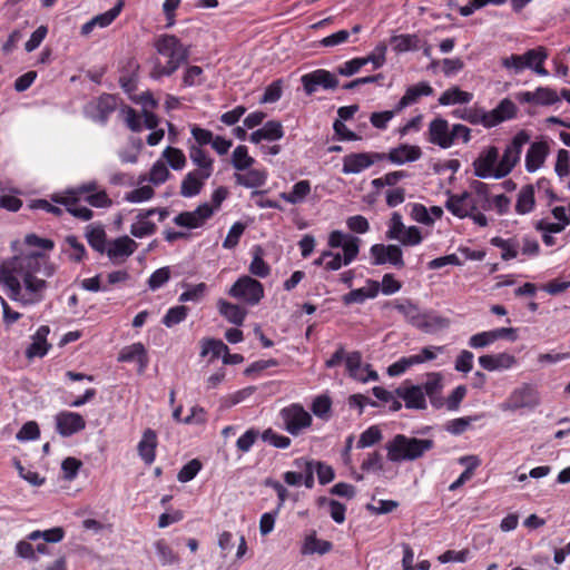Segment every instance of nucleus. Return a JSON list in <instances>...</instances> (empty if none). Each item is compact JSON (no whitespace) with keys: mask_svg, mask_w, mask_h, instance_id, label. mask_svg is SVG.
<instances>
[{"mask_svg":"<svg viewBox=\"0 0 570 570\" xmlns=\"http://www.w3.org/2000/svg\"><path fill=\"white\" fill-rule=\"evenodd\" d=\"M55 274V266L39 252L19 253L0 265V284L8 296L23 306L40 303L48 287L47 278Z\"/></svg>","mask_w":570,"mask_h":570,"instance_id":"obj_1","label":"nucleus"},{"mask_svg":"<svg viewBox=\"0 0 570 570\" xmlns=\"http://www.w3.org/2000/svg\"><path fill=\"white\" fill-rule=\"evenodd\" d=\"M445 207L459 218H471L480 227L488 226V218L482 213L491 208L488 187L481 181L472 184V190L450 195Z\"/></svg>","mask_w":570,"mask_h":570,"instance_id":"obj_2","label":"nucleus"},{"mask_svg":"<svg viewBox=\"0 0 570 570\" xmlns=\"http://www.w3.org/2000/svg\"><path fill=\"white\" fill-rule=\"evenodd\" d=\"M154 47L160 57L167 59L163 63L159 58L154 61L150 77L153 79H160L173 75L183 63L188 60L189 47L181 43V41L174 35H161L156 38Z\"/></svg>","mask_w":570,"mask_h":570,"instance_id":"obj_3","label":"nucleus"},{"mask_svg":"<svg viewBox=\"0 0 570 570\" xmlns=\"http://www.w3.org/2000/svg\"><path fill=\"white\" fill-rule=\"evenodd\" d=\"M189 159L196 167L189 171L180 185V195L183 197H194L203 190L205 181L214 173V159L209 154L196 145H189L188 147Z\"/></svg>","mask_w":570,"mask_h":570,"instance_id":"obj_4","label":"nucleus"},{"mask_svg":"<svg viewBox=\"0 0 570 570\" xmlns=\"http://www.w3.org/2000/svg\"><path fill=\"white\" fill-rule=\"evenodd\" d=\"M386 459L392 463L414 461L433 448V441L396 434L384 445Z\"/></svg>","mask_w":570,"mask_h":570,"instance_id":"obj_5","label":"nucleus"},{"mask_svg":"<svg viewBox=\"0 0 570 570\" xmlns=\"http://www.w3.org/2000/svg\"><path fill=\"white\" fill-rule=\"evenodd\" d=\"M360 243V238L355 236L344 234L341 230H333L328 235L327 244L331 248L342 247L343 255L331 250H324V256L327 258L325 269L338 271L342 266L351 264L358 255Z\"/></svg>","mask_w":570,"mask_h":570,"instance_id":"obj_6","label":"nucleus"},{"mask_svg":"<svg viewBox=\"0 0 570 570\" xmlns=\"http://www.w3.org/2000/svg\"><path fill=\"white\" fill-rule=\"evenodd\" d=\"M531 135L527 130H519L507 145L499 161V176H508L520 161L523 147L530 142Z\"/></svg>","mask_w":570,"mask_h":570,"instance_id":"obj_7","label":"nucleus"},{"mask_svg":"<svg viewBox=\"0 0 570 570\" xmlns=\"http://www.w3.org/2000/svg\"><path fill=\"white\" fill-rule=\"evenodd\" d=\"M386 237L400 242L403 246H416L423 239L420 228L416 226L406 227L397 212H394L391 216Z\"/></svg>","mask_w":570,"mask_h":570,"instance_id":"obj_8","label":"nucleus"},{"mask_svg":"<svg viewBox=\"0 0 570 570\" xmlns=\"http://www.w3.org/2000/svg\"><path fill=\"white\" fill-rule=\"evenodd\" d=\"M228 294L248 305H256L264 297V287L261 282L245 275L233 284Z\"/></svg>","mask_w":570,"mask_h":570,"instance_id":"obj_9","label":"nucleus"},{"mask_svg":"<svg viewBox=\"0 0 570 570\" xmlns=\"http://www.w3.org/2000/svg\"><path fill=\"white\" fill-rule=\"evenodd\" d=\"M540 404V395L537 387L524 383L514 389L503 403L504 411H517L520 409H532Z\"/></svg>","mask_w":570,"mask_h":570,"instance_id":"obj_10","label":"nucleus"},{"mask_svg":"<svg viewBox=\"0 0 570 570\" xmlns=\"http://www.w3.org/2000/svg\"><path fill=\"white\" fill-rule=\"evenodd\" d=\"M281 417L288 433L297 435L312 424V415L297 403L291 404L281 411Z\"/></svg>","mask_w":570,"mask_h":570,"instance_id":"obj_11","label":"nucleus"},{"mask_svg":"<svg viewBox=\"0 0 570 570\" xmlns=\"http://www.w3.org/2000/svg\"><path fill=\"white\" fill-rule=\"evenodd\" d=\"M499 161V149L495 146H489L473 161L474 175L479 178H503L504 176L498 175Z\"/></svg>","mask_w":570,"mask_h":570,"instance_id":"obj_12","label":"nucleus"},{"mask_svg":"<svg viewBox=\"0 0 570 570\" xmlns=\"http://www.w3.org/2000/svg\"><path fill=\"white\" fill-rule=\"evenodd\" d=\"M381 160H384L381 153H353L343 158L342 171L345 175L358 174Z\"/></svg>","mask_w":570,"mask_h":570,"instance_id":"obj_13","label":"nucleus"},{"mask_svg":"<svg viewBox=\"0 0 570 570\" xmlns=\"http://www.w3.org/2000/svg\"><path fill=\"white\" fill-rule=\"evenodd\" d=\"M303 88L307 95L314 94L318 87L324 89H335L338 86V79L328 70L317 69L301 78Z\"/></svg>","mask_w":570,"mask_h":570,"instance_id":"obj_14","label":"nucleus"},{"mask_svg":"<svg viewBox=\"0 0 570 570\" xmlns=\"http://www.w3.org/2000/svg\"><path fill=\"white\" fill-rule=\"evenodd\" d=\"M374 265L390 263L399 268L404 267L403 253L397 245L375 244L370 249Z\"/></svg>","mask_w":570,"mask_h":570,"instance_id":"obj_15","label":"nucleus"},{"mask_svg":"<svg viewBox=\"0 0 570 570\" xmlns=\"http://www.w3.org/2000/svg\"><path fill=\"white\" fill-rule=\"evenodd\" d=\"M213 215H214V209L210 207V204L204 203V204H200L193 212H183V213L178 214L174 218V223L180 227L199 228Z\"/></svg>","mask_w":570,"mask_h":570,"instance_id":"obj_16","label":"nucleus"},{"mask_svg":"<svg viewBox=\"0 0 570 570\" xmlns=\"http://www.w3.org/2000/svg\"><path fill=\"white\" fill-rule=\"evenodd\" d=\"M515 99L520 104H530L537 106H550L560 100L558 92L548 87H539L534 91H520L515 94Z\"/></svg>","mask_w":570,"mask_h":570,"instance_id":"obj_17","label":"nucleus"},{"mask_svg":"<svg viewBox=\"0 0 570 570\" xmlns=\"http://www.w3.org/2000/svg\"><path fill=\"white\" fill-rule=\"evenodd\" d=\"M428 135L431 144L443 149L450 148L453 145L452 128H450L448 120L441 117L434 118L429 124Z\"/></svg>","mask_w":570,"mask_h":570,"instance_id":"obj_18","label":"nucleus"},{"mask_svg":"<svg viewBox=\"0 0 570 570\" xmlns=\"http://www.w3.org/2000/svg\"><path fill=\"white\" fill-rule=\"evenodd\" d=\"M138 244L125 235L114 239L106 249L107 256L112 264H121L137 249Z\"/></svg>","mask_w":570,"mask_h":570,"instance_id":"obj_19","label":"nucleus"},{"mask_svg":"<svg viewBox=\"0 0 570 570\" xmlns=\"http://www.w3.org/2000/svg\"><path fill=\"white\" fill-rule=\"evenodd\" d=\"M56 429L61 436H70L86 426L85 419L75 412H60L55 417Z\"/></svg>","mask_w":570,"mask_h":570,"instance_id":"obj_20","label":"nucleus"},{"mask_svg":"<svg viewBox=\"0 0 570 570\" xmlns=\"http://www.w3.org/2000/svg\"><path fill=\"white\" fill-rule=\"evenodd\" d=\"M393 308L417 328L429 331L432 326V322L429 321L428 316L422 314L420 308L409 299L395 303Z\"/></svg>","mask_w":570,"mask_h":570,"instance_id":"obj_21","label":"nucleus"},{"mask_svg":"<svg viewBox=\"0 0 570 570\" xmlns=\"http://www.w3.org/2000/svg\"><path fill=\"white\" fill-rule=\"evenodd\" d=\"M422 157V150L416 145L401 144L391 148L387 154H384V159H387L394 165H403L413 163Z\"/></svg>","mask_w":570,"mask_h":570,"instance_id":"obj_22","label":"nucleus"},{"mask_svg":"<svg viewBox=\"0 0 570 570\" xmlns=\"http://www.w3.org/2000/svg\"><path fill=\"white\" fill-rule=\"evenodd\" d=\"M345 365L350 375L361 382L377 380V373L370 370V366H362V355L360 352H352L345 356Z\"/></svg>","mask_w":570,"mask_h":570,"instance_id":"obj_23","label":"nucleus"},{"mask_svg":"<svg viewBox=\"0 0 570 570\" xmlns=\"http://www.w3.org/2000/svg\"><path fill=\"white\" fill-rule=\"evenodd\" d=\"M436 357L431 347H424L420 354L402 357L397 362L389 366L387 373L391 376H396L405 372L409 367L421 364L426 361H432Z\"/></svg>","mask_w":570,"mask_h":570,"instance_id":"obj_24","label":"nucleus"},{"mask_svg":"<svg viewBox=\"0 0 570 570\" xmlns=\"http://www.w3.org/2000/svg\"><path fill=\"white\" fill-rule=\"evenodd\" d=\"M125 6L124 0H117L116 4L108 11L94 17L81 27V35L88 36L95 27L106 28L120 14Z\"/></svg>","mask_w":570,"mask_h":570,"instance_id":"obj_25","label":"nucleus"},{"mask_svg":"<svg viewBox=\"0 0 570 570\" xmlns=\"http://www.w3.org/2000/svg\"><path fill=\"white\" fill-rule=\"evenodd\" d=\"M549 155V145L546 141L532 142L525 154V169L534 173L541 168Z\"/></svg>","mask_w":570,"mask_h":570,"instance_id":"obj_26","label":"nucleus"},{"mask_svg":"<svg viewBox=\"0 0 570 570\" xmlns=\"http://www.w3.org/2000/svg\"><path fill=\"white\" fill-rule=\"evenodd\" d=\"M433 94V88L426 81H421L410 86L403 97L395 105V111H402L404 108L414 105L421 97H428Z\"/></svg>","mask_w":570,"mask_h":570,"instance_id":"obj_27","label":"nucleus"},{"mask_svg":"<svg viewBox=\"0 0 570 570\" xmlns=\"http://www.w3.org/2000/svg\"><path fill=\"white\" fill-rule=\"evenodd\" d=\"M79 197L69 195L68 191L63 196H55L52 200L57 204L63 205L69 214L73 217L87 222L92 218V210L86 206L78 204Z\"/></svg>","mask_w":570,"mask_h":570,"instance_id":"obj_28","label":"nucleus"},{"mask_svg":"<svg viewBox=\"0 0 570 570\" xmlns=\"http://www.w3.org/2000/svg\"><path fill=\"white\" fill-rule=\"evenodd\" d=\"M479 364L490 372L508 370L517 364V358L509 353L485 354L479 357Z\"/></svg>","mask_w":570,"mask_h":570,"instance_id":"obj_29","label":"nucleus"},{"mask_svg":"<svg viewBox=\"0 0 570 570\" xmlns=\"http://www.w3.org/2000/svg\"><path fill=\"white\" fill-rule=\"evenodd\" d=\"M284 136V129L281 121L269 120L264 126L249 136L253 144H259L262 140L275 141Z\"/></svg>","mask_w":570,"mask_h":570,"instance_id":"obj_30","label":"nucleus"},{"mask_svg":"<svg viewBox=\"0 0 570 570\" xmlns=\"http://www.w3.org/2000/svg\"><path fill=\"white\" fill-rule=\"evenodd\" d=\"M399 397L403 399L409 409H424L425 396L421 385L400 386L395 390Z\"/></svg>","mask_w":570,"mask_h":570,"instance_id":"obj_31","label":"nucleus"},{"mask_svg":"<svg viewBox=\"0 0 570 570\" xmlns=\"http://www.w3.org/2000/svg\"><path fill=\"white\" fill-rule=\"evenodd\" d=\"M548 58V50L544 47H537L523 53L524 69H531L540 76H548V70L543 67Z\"/></svg>","mask_w":570,"mask_h":570,"instance_id":"obj_32","label":"nucleus"},{"mask_svg":"<svg viewBox=\"0 0 570 570\" xmlns=\"http://www.w3.org/2000/svg\"><path fill=\"white\" fill-rule=\"evenodd\" d=\"M50 333V328L47 325L40 326L35 335L32 336V342L26 351V356L28 358L33 357H42L47 354L50 348V344L47 342V336Z\"/></svg>","mask_w":570,"mask_h":570,"instance_id":"obj_33","label":"nucleus"},{"mask_svg":"<svg viewBox=\"0 0 570 570\" xmlns=\"http://www.w3.org/2000/svg\"><path fill=\"white\" fill-rule=\"evenodd\" d=\"M518 114L515 104L509 99H502L499 105L489 111L491 128L500 125L503 121L513 119Z\"/></svg>","mask_w":570,"mask_h":570,"instance_id":"obj_34","label":"nucleus"},{"mask_svg":"<svg viewBox=\"0 0 570 570\" xmlns=\"http://www.w3.org/2000/svg\"><path fill=\"white\" fill-rule=\"evenodd\" d=\"M157 448V434L154 430L147 429L142 433V438L138 443V453L146 464L155 461Z\"/></svg>","mask_w":570,"mask_h":570,"instance_id":"obj_35","label":"nucleus"},{"mask_svg":"<svg viewBox=\"0 0 570 570\" xmlns=\"http://www.w3.org/2000/svg\"><path fill=\"white\" fill-rule=\"evenodd\" d=\"M153 215L154 210H141L136 216V222L130 226V234L137 238L153 235L157 229L156 224L148 219Z\"/></svg>","mask_w":570,"mask_h":570,"instance_id":"obj_36","label":"nucleus"},{"mask_svg":"<svg viewBox=\"0 0 570 570\" xmlns=\"http://www.w3.org/2000/svg\"><path fill=\"white\" fill-rule=\"evenodd\" d=\"M217 308L219 314L229 323L240 326L247 315V311L237 304L229 303L223 298L218 299Z\"/></svg>","mask_w":570,"mask_h":570,"instance_id":"obj_37","label":"nucleus"},{"mask_svg":"<svg viewBox=\"0 0 570 570\" xmlns=\"http://www.w3.org/2000/svg\"><path fill=\"white\" fill-rule=\"evenodd\" d=\"M119 362L137 361L139 363V371H144L148 364V356L145 346L141 343H135L125 346L118 355Z\"/></svg>","mask_w":570,"mask_h":570,"instance_id":"obj_38","label":"nucleus"},{"mask_svg":"<svg viewBox=\"0 0 570 570\" xmlns=\"http://www.w3.org/2000/svg\"><path fill=\"white\" fill-rule=\"evenodd\" d=\"M235 183L246 188L262 187L267 179V173L261 169H249L246 173L234 175Z\"/></svg>","mask_w":570,"mask_h":570,"instance_id":"obj_39","label":"nucleus"},{"mask_svg":"<svg viewBox=\"0 0 570 570\" xmlns=\"http://www.w3.org/2000/svg\"><path fill=\"white\" fill-rule=\"evenodd\" d=\"M393 50L397 53L417 50L420 48V37L417 35H397L390 40Z\"/></svg>","mask_w":570,"mask_h":570,"instance_id":"obj_40","label":"nucleus"},{"mask_svg":"<svg viewBox=\"0 0 570 570\" xmlns=\"http://www.w3.org/2000/svg\"><path fill=\"white\" fill-rule=\"evenodd\" d=\"M459 117L472 125H482L484 128H491L489 111L483 108L476 106L464 108L459 114Z\"/></svg>","mask_w":570,"mask_h":570,"instance_id":"obj_41","label":"nucleus"},{"mask_svg":"<svg viewBox=\"0 0 570 570\" xmlns=\"http://www.w3.org/2000/svg\"><path fill=\"white\" fill-rule=\"evenodd\" d=\"M535 205L534 199V188L532 185L523 186L517 198L515 203V212L518 214L524 215L533 210Z\"/></svg>","mask_w":570,"mask_h":570,"instance_id":"obj_42","label":"nucleus"},{"mask_svg":"<svg viewBox=\"0 0 570 570\" xmlns=\"http://www.w3.org/2000/svg\"><path fill=\"white\" fill-rule=\"evenodd\" d=\"M473 95L468 91L461 90L459 87H452L445 90L439 98V104L442 106L469 104Z\"/></svg>","mask_w":570,"mask_h":570,"instance_id":"obj_43","label":"nucleus"},{"mask_svg":"<svg viewBox=\"0 0 570 570\" xmlns=\"http://www.w3.org/2000/svg\"><path fill=\"white\" fill-rule=\"evenodd\" d=\"M332 550V543L326 540L317 539L315 534L305 538L301 552L303 554H325Z\"/></svg>","mask_w":570,"mask_h":570,"instance_id":"obj_44","label":"nucleus"},{"mask_svg":"<svg viewBox=\"0 0 570 570\" xmlns=\"http://www.w3.org/2000/svg\"><path fill=\"white\" fill-rule=\"evenodd\" d=\"M371 288L367 291L365 288H357L353 289L350 293L345 294L343 296V302L346 305L353 304V303H363L366 298H373L379 293V283L377 282H371Z\"/></svg>","mask_w":570,"mask_h":570,"instance_id":"obj_45","label":"nucleus"},{"mask_svg":"<svg viewBox=\"0 0 570 570\" xmlns=\"http://www.w3.org/2000/svg\"><path fill=\"white\" fill-rule=\"evenodd\" d=\"M491 244L502 250L501 258L503 261H510L518 256L519 244L514 238L504 239L497 236L491 239Z\"/></svg>","mask_w":570,"mask_h":570,"instance_id":"obj_46","label":"nucleus"},{"mask_svg":"<svg viewBox=\"0 0 570 570\" xmlns=\"http://www.w3.org/2000/svg\"><path fill=\"white\" fill-rule=\"evenodd\" d=\"M311 193V184L308 180H299L293 186L292 191L282 193L281 198L289 204H297L305 199Z\"/></svg>","mask_w":570,"mask_h":570,"instance_id":"obj_47","label":"nucleus"},{"mask_svg":"<svg viewBox=\"0 0 570 570\" xmlns=\"http://www.w3.org/2000/svg\"><path fill=\"white\" fill-rule=\"evenodd\" d=\"M254 161V158L248 155L247 147L244 145L237 146L232 154V165L237 170L249 169Z\"/></svg>","mask_w":570,"mask_h":570,"instance_id":"obj_48","label":"nucleus"},{"mask_svg":"<svg viewBox=\"0 0 570 570\" xmlns=\"http://www.w3.org/2000/svg\"><path fill=\"white\" fill-rule=\"evenodd\" d=\"M89 245L99 253L106 252V233L99 226H88L86 233Z\"/></svg>","mask_w":570,"mask_h":570,"instance_id":"obj_49","label":"nucleus"},{"mask_svg":"<svg viewBox=\"0 0 570 570\" xmlns=\"http://www.w3.org/2000/svg\"><path fill=\"white\" fill-rule=\"evenodd\" d=\"M409 176H410L409 173L404 171V170L390 171L382 177L373 179L372 186L376 190H379L385 186L394 188L401 179L407 178Z\"/></svg>","mask_w":570,"mask_h":570,"instance_id":"obj_50","label":"nucleus"},{"mask_svg":"<svg viewBox=\"0 0 570 570\" xmlns=\"http://www.w3.org/2000/svg\"><path fill=\"white\" fill-rule=\"evenodd\" d=\"M161 156L174 170H181L186 166V156L179 148L168 146Z\"/></svg>","mask_w":570,"mask_h":570,"instance_id":"obj_51","label":"nucleus"},{"mask_svg":"<svg viewBox=\"0 0 570 570\" xmlns=\"http://www.w3.org/2000/svg\"><path fill=\"white\" fill-rule=\"evenodd\" d=\"M65 531L60 527H56L46 531L36 530L28 535L29 541H37L43 539L46 542L56 543L63 539Z\"/></svg>","mask_w":570,"mask_h":570,"instance_id":"obj_52","label":"nucleus"},{"mask_svg":"<svg viewBox=\"0 0 570 570\" xmlns=\"http://www.w3.org/2000/svg\"><path fill=\"white\" fill-rule=\"evenodd\" d=\"M250 274L257 277H267L271 273V267L262 257V248L256 247L253 261L249 264Z\"/></svg>","mask_w":570,"mask_h":570,"instance_id":"obj_53","label":"nucleus"},{"mask_svg":"<svg viewBox=\"0 0 570 570\" xmlns=\"http://www.w3.org/2000/svg\"><path fill=\"white\" fill-rule=\"evenodd\" d=\"M120 116L126 126L134 132H139L142 129L141 118L137 111L130 106H124L120 109Z\"/></svg>","mask_w":570,"mask_h":570,"instance_id":"obj_54","label":"nucleus"},{"mask_svg":"<svg viewBox=\"0 0 570 570\" xmlns=\"http://www.w3.org/2000/svg\"><path fill=\"white\" fill-rule=\"evenodd\" d=\"M422 387L424 396H429L432 403H434L435 397L442 390V375L440 373L430 374Z\"/></svg>","mask_w":570,"mask_h":570,"instance_id":"obj_55","label":"nucleus"},{"mask_svg":"<svg viewBox=\"0 0 570 570\" xmlns=\"http://www.w3.org/2000/svg\"><path fill=\"white\" fill-rule=\"evenodd\" d=\"M382 438L383 435L381 429L377 425H372L360 435V439L357 441V448L364 449L372 446L379 443L382 440Z\"/></svg>","mask_w":570,"mask_h":570,"instance_id":"obj_56","label":"nucleus"},{"mask_svg":"<svg viewBox=\"0 0 570 570\" xmlns=\"http://www.w3.org/2000/svg\"><path fill=\"white\" fill-rule=\"evenodd\" d=\"M170 177L169 169L161 160H157L150 168L148 180L154 185H161Z\"/></svg>","mask_w":570,"mask_h":570,"instance_id":"obj_57","label":"nucleus"},{"mask_svg":"<svg viewBox=\"0 0 570 570\" xmlns=\"http://www.w3.org/2000/svg\"><path fill=\"white\" fill-rule=\"evenodd\" d=\"M227 352L228 346L220 340L207 338L203 341L200 353L202 356H205L208 353H213L215 357H218L220 355L224 356V354H227Z\"/></svg>","mask_w":570,"mask_h":570,"instance_id":"obj_58","label":"nucleus"},{"mask_svg":"<svg viewBox=\"0 0 570 570\" xmlns=\"http://www.w3.org/2000/svg\"><path fill=\"white\" fill-rule=\"evenodd\" d=\"M154 195V188L149 185H145L127 193L125 195V200L128 203H144L151 199Z\"/></svg>","mask_w":570,"mask_h":570,"instance_id":"obj_59","label":"nucleus"},{"mask_svg":"<svg viewBox=\"0 0 570 570\" xmlns=\"http://www.w3.org/2000/svg\"><path fill=\"white\" fill-rule=\"evenodd\" d=\"M188 313V308L184 305H178L168 309L164 316L163 323L167 327H171L183 322Z\"/></svg>","mask_w":570,"mask_h":570,"instance_id":"obj_60","label":"nucleus"},{"mask_svg":"<svg viewBox=\"0 0 570 570\" xmlns=\"http://www.w3.org/2000/svg\"><path fill=\"white\" fill-rule=\"evenodd\" d=\"M399 502L395 500H379L376 504L367 503L366 510L372 514H387L399 508Z\"/></svg>","mask_w":570,"mask_h":570,"instance_id":"obj_61","label":"nucleus"},{"mask_svg":"<svg viewBox=\"0 0 570 570\" xmlns=\"http://www.w3.org/2000/svg\"><path fill=\"white\" fill-rule=\"evenodd\" d=\"M245 228H246L245 224H243L240 222L235 223L230 227V229L223 243V246L228 249L236 247L239 242V238L244 234Z\"/></svg>","mask_w":570,"mask_h":570,"instance_id":"obj_62","label":"nucleus"},{"mask_svg":"<svg viewBox=\"0 0 570 570\" xmlns=\"http://www.w3.org/2000/svg\"><path fill=\"white\" fill-rule=\"evenodd\" d=\"M202 469V463L194 459V460H190L187 464H185L180 471L178 472V475H177V479L179 482H188L190 480H193L196 474L199 472V470Z\"/></svg>","mask_w":570,"mask_h":570,"instance_id":"obj_63","label":"nucleus"},{"mask_svg":"<svg viewBox=\"0 0 570 570\" xmlns=\"http://www.w3.org/2000/svg\"><path fill=\"white\" fill-rule=\"evenodd\" d=\"M85 200L92 207L107 208L112 205V200L109 198L105 189H100L94 194L85 196Z\"/></svg>","mask_w":570,"mask_h":570,"instance_id":"obj_64","label":"nucleus"}]
</instances>
